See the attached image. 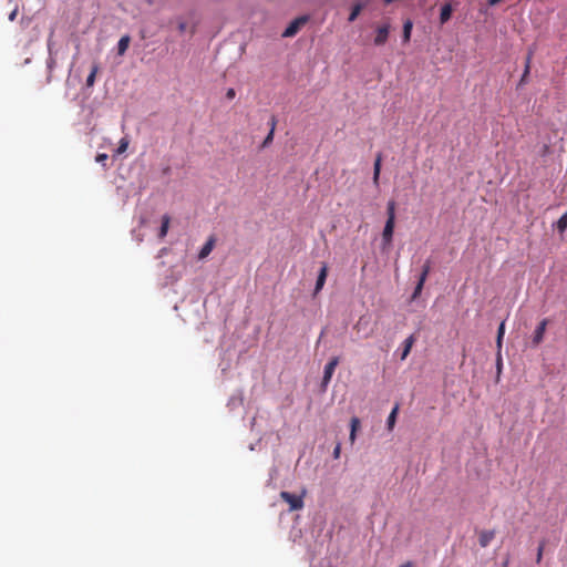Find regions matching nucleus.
Masks as SVG:
<instances>
[{
  "instance_id": "f257e3e1",
  "label": "nucleus",
  "mask_w": 567,
  "mask_h": 567,
  "mask_svg": "<svg viewBox=\"0 0 567 567\" xmlns=\"http://www.w3.org/2000/svg\"><path fill=\"white\" fill-rule=\"evenodd\" d=\"M280 498L285 501L289 505V511H299L303 508V494L302 495H296L291 494L289 492L282 491L280 493Z\"/></svg>"
},
{
  "instance_id": "f03ea898",
  "label": "nucleus",
  "mask_w": 567,
  "mask_h": 567,
  "mask_svg": "<svg viewBox=\"0 0 567 567\" xmlns=\"http://www.w3.org/2000/svg\"><path fill=\"white\" fill-rule=\"evenodd\" d=\"M394 226H395L394 220L386 219L383 231H382V248L383 249L389 248L392 244Z\"/></svg>"
},
{
  "instance_id": "7ed1b4c3",
  "label": "nucleus",
  "mask_w": 567,
  "mask_h": 567,
  "mask_svg": "<svg viewBox=\"0 0 567 567\" xmlns=\"http://www.w3.org/2000/svg\"><path fill=\"white\" fill-rule=\"evenodd\" d=\"M308 21L307 17H299L295 19L282 32V37L290 38L297 34L300 28Z\"/></svg>"
},
{
  "instance_id": "20e7f679",
  "label": "nucleus",
  "mask_w": 567,
  "mask_h": 567,
  "mask_svg": "<svg viewBox=\"0 0 567 567\" xmlns=\"http://www.w3.org/2000/svg\"><path fill=\"white\" fill-rule=\"evenodd\" d=\"M339 364V358H332L324 367L322 383L326 385L330 382L332 374Z\"/></svg>"
},
{
  "instance_id": "39448f33",
  "label": "nucleus",
  "mask_w": 567,
  "mask_h": 567,
  "mask_svg": "<svg viewBox=\"0 0 567 567\" xmlns=\"http://www.w3.org/2000/svg\"><path fill=\"white\" fill-rule=\"evenodd\" d=\"M327 276H328V266L326 264H322L320 271L318 274L317 281H316V287H315V291H313L315 296L317 293H319L321 291V289L323 288V286L326 284Z\"/></svg>"
},
{
  "instance_id": "423d86ee",
  "label": "nucleus",
  "mask_w": 567,
  "mask_h": 567,
  "mask_svg": "<svg viewBox=\"0 0 567 567\" xmlns=\"http://www.w3.org/2000/svg\"><path fill=\"white\" fill-rule=\"evenodd\" d=\"M547 323H548V320L547 319H543L539 322V324L537 326V328H536V330L534 332V337H533V343L535 346L539 344L543 341Z\"/></svg>"
},
{
  "instance_id": "0eeeda50",
  "label": "nucleus",
  "mask_w": 567,
  "mask_h": 567,
  "mask_svg": "<svg viewBox=\"0 0 567 567\" xmlns=\"http://www.w3.org/2000/svg\"><path fill=\"white\" fill-rule=\"evenodd\" d=\"M389 37V25H381L377 30V35L374 38L375 45H383L388 41Z\"/></svg>"
},
{
  "instance_id": "6e6552de",
  "label": "nucleus",
  "mask_w": 567,
  "mask_h": 567,
  "mask_svg": "<svg viewBox=\"0 0 567 567\" xmlns=\"http://www.w3.org/2000/svg\"><path fill=\"white\" fill-rule=\"evenodd\" d=\"M495 537V530H482L478 535L480 546L485 548Z\"/></svg>"
},
{
  "instance_id": "1a4fd4ad",
  "label": "nucleus",
  "mask_w": 567,
  "mask_h": 567,
  "mask_svg": "<svg viewBox=\"0 0 567 567\" xmlns=\"http://www.w3.org/2000/svg\"><path fill=\"white\" fill-rule=\"evenodd\" d=\"M269 125H270V131L267 134V136L265 137V140L262 141L261 147H268L274 141L275 130H276V125H277V120L275 116H271Z\"/></svg>"
},
{
  "instance_id": "9d476101",
  "label": "nucleus",
  "mask_w": 567,
  "mask_h": 567,
  "mask_svg": "<svg viewBox=\"0 0 567 567\" xmlns=\"http://www.w3.org/2000/svg\"><path fill=\"white\" fill-rule=\"evenodd\" d=\"M360 420L359 417L357 416H353L350 421V435H349V440L350 442L353 444L354 441H355V437H357V431L359 430L360 427Z\"/></svg>"
},
{
  "instance_id": "9b49d317",
  "label": "nucleus",
  "mask_w": 567,
  "mask_h": 567,
  "mask_svg": "<svg viewBox=\"0 0 567 567\" xmlns=\"http://www.w3.org/2000/svg\"><path fill=\"white\" fill-rule=\"evenodd\" d=\"M505 334V322H501L498 330H497V338H496V346L498 350V354L501 353L502 344H503V338ZM501 365V357L498 355V367Z\"/></svg>"
},
{
  "instance_id": "f8f14e48",
  "label": "nucleus",
  "mask_w": 567,
  "mask_h": 567,
  "mask_svg": "<svg viewBox=\"0 0 567 567\" xmlns=\"http://www.w3.org/2000/svg\"><path fill=\"white\" fill-rule=\"evenodd\" d=\"M214 245H215V239L213 237H210L206 243L205 245L202 247L199 254H198V257L200 259H204L206 258L213 250L214 248Z\"/></svg>"
},
{
  "instance_id": "ddd939ff",
  "label": "nucleus",
  "mask_w": 567,
  "mask_h": 567,
  "mask_svg": "<svg viewBox=\"0 0 567 567\" xmlns=\"http://www.w3.org/2000/svg\"><path fill=\"white\" fill-rule=\"evenodd\" d=\"M130 42H131V37L128 34H125L120 39V41L117 43V54L118 55H124V53L128 49Z\"/></svg>"
},
{
  "instance_id": "4468645a",
  "label": "nucleus",
  "mask_w": 567,
  "mask_h": 567,
  "mask_svg": "<svg viewBox=\"0 0 567 567\" xmlns=\"http://www.w3.org/2000/svg\"><path fill=\"white\" fill-rule=\"evenodd\" d=\"M381 162H382V155L378 154L374 161L373 165V183L374 185H379V177L381 172Z\"/></svg>"
},
{
  "instance_id": "2eb2a0df",
  "label": "nucleus",
  "mask_w": 567,
  "mask_h": 567,
  "mask_svg": "<svg viewBox=\"0 0 567 567\" xmlns=\"http://www.w3.org/2000/svg\"><path fill=\"white\" fill-rule=\"evenodd\" d=\"M413 344H414V337L413 336H410L409 338H406L404 340V342H403V350H402V354H401V360H404L409 355Z\"/></svg>"
},
{
  "instance_id": "dca6fc26",
  "label": "nucleus",
  "mask_w": 567,
  "mask_h": 567,
  "mask_svg": "<svg viewBox=\"0 0 567 567\" xmlns=\"http://www.w3.org/2000/svg\"><path fill=\"white\" fill-rule=\"evenodd\" d=\"M99 70H100L99 64H97V63H93V65H92V68H91V72H90V74L87 75V78H86V82H85V84H86V86H87V87H92V86L94 85V83H95V78H96V74H97Z\"/></svg>"
},
{
  "instance_id": "f3484780",
  "label": "nucleus",
  "mask_w": 567,
  "mask_h": 567,
  "mask_svg": "<svg viewBox=\"0 0 567 567\" xmlns=\"http://www.w3.org/2000/svg\"><path fill=\"white\" fill-rule=\"evenodd\" d=\"M451 14H452L451 4L450 3L444 4L441 9V14H440L441 23L444 24L445 22H447L451 18Z\"/></svg>"
},
{
  "instance_id": "a211bd4d",
  "label": "nucleus",
  "mask_w": 567,
  "mask_h": 567,
  "mask_svg": "<svg viewBox=\"0 0 567 567\" xmlns=\"http://www.w3.org/2000/svg\"><path fill=\"white\" fill-rule=\"evenodd\" d=\"M532 58H533V51H529L527 56H526L525 69H524V73L522 75L519 84H524L526 82V79H527V76L529 74V71H530Z\"/></svg>"
},
{
  "instance_id": "6ab92c4d",
  "label": "nucleus",
  "mask_w": 567,
  "mask_h": 567,
  "mask_svg": "<svg viewBox=\"0 0 567 567\" xmlns=\"http://www.w3.org/2000/svg\"><path fill=\"white\" fill-rule=\"evenodd\" d=\"M169 221L171 218L168 215H164L162 217V226L159 228L158 237L164 238L167 235L168 228H169Z\"/></svg>"
},
{
  "instance_id": "aec40b11",
  "label": "nucleus",
  "mask_w": 567,
  "mask_h": 567,
  "mask_svg": "<svg viewBox=\"0 0 567 567\" xmlns=\"http://www.w3.org/2000/svg\"><path fill=\"white\" fill-rule=\"evenodd\" d=\"M363 8H364V3L357 2L352 7L351 13L348 18L349 22H353L358 18V16L360 14V12L362 11Z\"/></svg>"
},
{
  "instance_id": "412c9836",
  "label": "nucleus",
  "mask_w": 567,
  "mask_h": 567,
  "mask_svg": "<svg viewBox=\"0 0 567 567\" xmlns=\"http://www.w3.org/2000/svg\"><path fill=\"white\" fill-rule=\"evenodd\" d=\"M395 208L396 204L394 200H389L386 204V216L388 220H394L395 221Z\"/></svg>"
},
{
  "instance_id": "4be33fe9",
  "label": "nucleus",
  "mask_w": 567,
  "mask_h": 567,
  "mask_svg": "<svg viewBox=\"0 0 567 567\" xmlns=\"http://www.w3.org/2000/svg\"><path fill=\"white\" fill-rule=\"evenodd\" d=\"M398 411H399V405H395L390 415L388 416V420H386V425H388V429L391 431L395 424V421H396V415H398Z\"/></svg>"
},
{
  "instance_id": "5701e85b",
  "label": "nucleus",
  "mask_w": 567,
  "mask_h": 567,
  "mask_svg": "<svg viewBox=\"0 0 567 567\" xmlns=\"http://www.w3.org/2000/svg\"><path fill=\"white\" fill-rule=\"evenodd\" d=\"M556 227L560 234L567 229V212L557 220Z\"/></svg>"
},
{
  "instance_id": "b1692460",
  "label": "nucleus",
  "mask_w": 567,
  "mask_h": 567,
  "mask_svg": "<svg viewBox=\"0 0 567 567\" xmlns=\"http://www.w3.org/2000/svg\"><path fill=\"white\" fill-rule=\"evenodd\" d=\"M412 22L408 20L403 25V41L408 42L411 38Z\"/></svg>"
},
{
  "instance_id": "393cba45",
  "label": "nucleus",
  "mask_w": 567,
  "mask_h": 567,
  "mask_svg": "<svg viewBox=\"0 0 567 567\" xmlns=\"http://www.w3.org/2000/svg\"><path fill=\"white\" fill-rule=\"evenodd\" d=\"M430 271H431V262H430V260H426L422 267V271H421L419 279L426 281V278H427Z\"/></svg>"
},
{
  "instance_id": "a878e982",
  "label": "nucleus",
  "mask_w": 567,
  "mask_h": 567,
  "mask_svg": "<svg viewBox=\"0 0 567 567\" xmlns=\"http://www.w3.org/2000/svg\"><path fill=\"white\" fill-rule=\"evenodd\" d=\"M424 284H425V281L420 280V279L417 280V284H416V286L414 288V291L412 293V300H415L421 295V292L423 290V287H424Z\"/></svg>"
},
{
  "instance_id": "bb28decb",
  "label": "nucleus",
  "mask_w": 567,
  "mask_h": 567,
  "mask_svg": "<svg viewBox=\"0 0 567 567\" xmlns=\"http://www.w3.org/2000/svg\"><path fill=\"white\" fill-rule=\"evenodd\" d=\"M544 547H545V543L542 542L538 546V550H537V563H540L542 560V557H543V551H544Z\"/></svg>"
},
{
  "instance_id": "cd10ccee",
  "label": "nucleus",
  "mask_w": 567,
  "mask_h": 567,
  "mask_svg": "<svg viewBox=\"0 0 567 567\" xmlns=\"http://www.w3.org/2000/svg\"><path fill=\"white\" fill-rule=\"evenodd\" d=\"M128 142L122 138L118 146V153H123L127 148Z\"/></svg>"
},
{
  "instance_id": "c85d7f7f",
  "label": "nucleus",
  "mask_w": 567,
  "mask_h": 567,
  "mask_svg": "<svg viewBox=\"0 0 567 567\" xmlns=\"http://www.w3.org/2000/svg\"><path fill=\"white\" fill-rule=\"evenodd\" d=\"M177 29L181 33H184L187 29V23L185 21H178Z\"/></svg>"
},
{
  "instance_id": "c756f323",
  "label": "nucleus",
  "mask_w": 567,
  "mask_h": 567,
  "mask_svg": "<svg viewBox=\"0 0 567 567\" xmlns=\"http://www.w3.org/2000/svg\"><path fill=\"white\" fill-rule=\"evenodd\" d=\"M235 96H236V91L233 87L228 89L226 92V97L228 100H233Z\"/></svg>"
},
{
  "instance_id": "7c9ffc66",
  "label": "nucleus",
  "mask_w": 567,
  "mask_h": 567,
  "mask_svg": "<svg viewBox=\"0 0 567 567\" xmlns=\"http://www.w3.org/2000/svg\"><path fill=\"white\" fill-rule=\"evenodd\" d=\"M340 452H341V445L338 443L333 450V457L334 458H339L340 457Z\"/></svg>"
},
{
  "instance_id": "2f4dec72",
  "label": "nucleus",
  "mask_w": 567,
  "mask_h": 567,
  "mask_svg": "<svg viewBox=\"0 0 567 567\" xmlns=\"http://www.w3.org/2000/svg\"><path fill=\"white\" fill-rule=\"evenodd\" d=\"M95 159H96L97 163H103L104 164V162L107 159V155L106 154H97Z\"/></svg>"
},
{
  "instance_id": "473e14b6",
  "label": "nucleus",
  "mask_w": 567,
  "mask_h": 567,
  "mask_svg": "<svg viewBox=\"0 0 567 567\" xmlns=\"http://www.w3.org/2000/svg\"><path fill=\"white\" fill-rule=\"evenodd\" d=\"M18 14V8L16 7L12 12L9 14V20L14 21L16 17Z\"/></svg>"
},
{
  "instance_id": "72a5a7b5",
  "label": "nucleus",
  "mask_w": 567,
  "mask_h": 567,
  "mask_svg": "<svg viewBox=\"0 0 567 567\" xmlns=\"http://www.w3.org/2000/svg\"><path fill=\"white\" fill-rule=\"evenodd\" d=\"M372 0H358L359 3H364V7L368 6Z\"/></svg>"
},
{
  "instance_id": "f704fd0d",
  "label": "nucleus",
  "mask_w": 567,
  "mask_h": 567,
  "mask_svg": "<svg viewBox=\"0 0 567 567\" xmlns=\"http://www.w3.org/2000/svg\"><path fill=\"white\" fill-rule=\"evenodd\" d=\"M400 567H412V564L410 561H408V563L401 565Z\"/></svg>"
},
{
  "instance_id": "c9c22d12",
  "label": "nucleus",
  "mask_w": 567,
  "mask_h": 567,
  "mask_svg": "<svg viewBox=\"0 0 567 567\" xmlns=\"http://www.w3.org/2000/svg\"><path fill=\"white\" fill-rule=\"evenodd\" d=\"M52 64H53V60H51V61L49 62V68H52Z\"/></svg>"
}]
</instances>
